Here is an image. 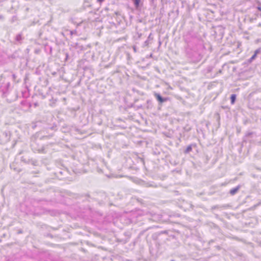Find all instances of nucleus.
Instances as JSON below:
<instances>
[{
	"mask_svg": "<svg viewBox=\"0 0 261 261\" xmlns=\"http://www.w3.org/2000/svg\"><path fill=\"white\" fill-rule=\"evenodd\" d=\"M260 54H261V48H258L254 51L253 55L248 60L247 62L251 63L256 59L257 56Z\"/></svg>",
	"mask_w": 261,
	"mask_h": 261,
	"instance_id": "nucleus-2",
	"label": "nucleus"
},
{
	"mask_svg": "<svg viewBox=\"0 0 261 261\" xmlns=\"http://www.w3.org/2000/svg\"><path fill=\"white\" fill-rule=\"evenodd\" d=\"M184 40L187 44L185 47L187 57L193 63L200 62L205 49L203 40L191 32L186 34Z\"/></svg>",
	"mask_w": 261,
	"mask_h": 261,
	"instance_id": "nucleus-1",
	"label": "nucleus"
},
{
	"mask_svg": "<svg viewBox=\"0 0 261 261\" xmlns=\"http://www.w3.org/2000/svg\"><path fill=\"white\" fill-rule=\"evenodd\" d=\"M36 162H35V161H31V163H32L33 165H35V163H36Z\"/></svg>",
	"mask_w": 261,
	"mask_h": 261,
	"instance_id": "nucleus-19",
	"label": "nucleus"
},
{
	"mask_svg": "<svg viewBox=\"0 0 261 261\" xmlns=\"http://www.w3.org/2000/svg\"><path fill=\"white\" fill-rule=\"evenodd\" d=\"M22 233V230L21 229H19L18 231V233Z\"/></svg>",
	"mask_w": 261,
	"mask_h": 261,
	"instance_id": "nucleus-18",
	"label": "nucleus"
},
{
	"mask_svg": "<svg viewBox=\"0 0 261 261\" xmlns=\"http://www.w3.org/2000/svg\"><path fill=\"white\" fill-rule=\"evenodd\" d=\"M152 220L155 221L162 220V216L158 214H154L152 216Z\"/></svg>",
	"mask_w": 261,
	"mask_h": 261,
	"instance_id": "nucleus-7",
	"label": "nucleus"
},
{
	"mask_svg": "<svg viewBox=\"0 0 261 261\" xmlns=\"http://www.w3.org/2000/svg\"><path fill=\"white\" fill-rule=\"evenodd\" d=\"M193 147H196L195 144H191L188 146L186 149L184 151V153L187 154L190 152L192 150V148Z\"/></svg>",
	"mask_w": 261,
	"mask_h": 261,
	"instance_id": "nucleus-5",
	"label": "nucleus"
},
{
	"mask_svg": "<svg viewBox=\"0 0 261 261\" xmlns=\"http://www.w3.org/2000/svg\"><path fill=\"white\" fill-rule=\"evenodd\" d=\"M17 20L16 16H13L11 19V22H14Z\"/></svg>",
	"mask_w": 261,
	"mask_h": 261,
	"instance_id": "nucleus-12",
	"label": "nucleus"
},
{
	"mask_svg": "<svg viewBox=\"0 0 261 261\" xmlns=\"http://www.w3.org/2000/svg\"><path fill=\"white\" fill-rule=\"evenodd\" d=\"M70 34L72 36L73 35H77V32L76 30L70 31Z\"/></svg>",
	"mask_w": 261,
	"mask_h": 261,
	"instance_id": "nucleus-11",
	"label": "nucleus"
},
{
	"mask_svg": "<svg viewBox=\"0 0 261 261\" xmlns=\"http://www.w3.org/2000/svg\"><path fill=\"white\" fill-rule=\"evenodd\" d=\"M236 95L234 94H231L230 96V101L231 104H234L236 100Z\"/></svg>",
	"mask_w": 261,
	"mask_h": 261,
	"instance_id": "nucleus-8",
	"label": "nucleus"
},
{
	"mask_svg": "<svg viewBox=\"0 0 261 261\" xmlns=\"http://www.w3.org/2000/svg\"><path fill=\"white\" fill-rule=\"evenodd\" d=\"M255 135V133L254 132H248L246 134L245 136L243 139V142H251V139L253 138V136Z\"/></svg>",
	"mask_w": 261,
	"mask_h": 261,
	"instance_id": "nucleus-3",
	"label": "nucleus"
},
{
	"mask_svg": "<svg viewBox=\"0 0 261 261\" xmlns=\"http://www.w3.org/2000/svg\"><path fill=\"white\" fill-rule=\"evenodd\" d=\"M16 40L17 41H20V40H22V37H21V34H18L17 35V36H16Z\"/></svg>",
	"mask_w": 261,
	"mask_h": 261,
	"instance_id": "nucleus-10",
	"label": "nucleus"
},
{
	"mask_svg": "<svg viewBox=\"0 0 261 261\" xmlns=\"http://www.w3.org/2000/svg\"><path fill=\"white\" fill-rule=\"evenodd\" d=\"M153 39V38L151 37V34H150V35H149L148 37V40H152Z\"/></svg>",
	"mask_w": 261,
	"mask_h": 261,
	"instance_id": "nucleus-14",
	"label": "nucleus"
},
{
	"mask_svg": "<svg viewBox=\"0 0 261 261\" xmlns=\"http://www.w3.org/2000/svg\"><path fill=\"white\" fill-rule=\"evenodd\" d=\"M13 77L14 79H15V74H13Z\"/></svg>",
	"mask_w": 261,
	"mask_h": 261,
	"instance_id": "nucleus-24",
	"label": "nucleus"
},
{
	"mask_svg": "<svg viewBox=\"0 0 261 261\" xmlns=\"http://www.w3.org/2000/svg\"><path fill=\"white\" fill-rule=\"evenodd\" d=\"M149 44V40H147L146 41H145L144 43V46H147Z\"/></svg>",
	"mask_w": 261,
	"mask_h": 261,
	"instance_id": "nucleus-13",
	"label": "nucleus"
},
{
	"mask_svg": "<svg viewBox=\"0 0 261 261\" xmlns=\"http://www.w3.org/2000/svg\"><path fill=\"white\" fill-rule=\"evenodd\" d=\"M133 3L136 7V8H138L139 6L140 0H131Z\"/></svg>",
	"mask_w": 261,
	"mask_h": 261,
	"instance_id": "nucleus-9",
	"label": "nucleus"
},
{
	"mask_svg": "<svg viewBox=\"0 0 261 261\" xmlns=\"http://www.w3.org/2000/svg\"><path fill=\"white\" fill-rule=\"evenodd\" d=\"M257 9H258V10L261 11V7H258Z\"/></svg>",
	"mask_w": 261,
	"mask_h": 261,
	"instance_id": "nucleus-23",
	"label": "nucleus"
},
{
	"mask_svg": "<svg viewBox=\"0 0 261 261\" xmlns=\"http://www.w3.org/2000/svg\"><path fill=\"white\" fill-rule=\"evenodd\" d=\"M240 188H241V186L239 185L237 187L231 189L229 191L230 194L231 195H234L238 192V191L239 190Z\"/></svg>",
	"mask_w": 261,
	"mask_h": 261,
	"instance_id": "nucleus-6",
	"label": "nucleus"
},
{
	"mask_svg": "<svg viewBox=\"0 0 261 261\" xmlns=\"http://www.w3.org/2000/svg\"><path fill=\"white\" fill-rule=\"evenodd\" d=\"M68 57V54L67 53L66 54V59L67 60Z\"/></svg>",
	"mask_w": 261,
	"mask_h": 261,
	"instance_id": "nucleus-22",
	"label": "nucleus"
},
{
	"mask_svg": "<svg viewBox=\"0 0 261 261\" xmlns=\"http://www.w3.org/2000/svg\"><path fill=\"white\" fill-rule=\"evenodd\" d=\"M147 103L148 104H149V103H151V100H148L147 101Z\"/></svg>",
	"mask_w": 261,
	"mask_h": 261,
	"instance_id": "nucleus-20",
	"label": "nucleus"
},
{
	"mask_svg": "<svg viewBox=\"0 0 261 261\" xmlns=\"http://www.w3.org/2000/svg\"><path fill=\"white\" fill-rule=\"evenodd\" d=\"M98 1L102 2V0H98Z\"/></svg>",
	"mask_w": 261,
	"mask_h": 261,
	"instance_id": "nucleus-25",
	"label": "nucleus"
},
{
	"mask_svg": "<svg viewBox=\"0 0 261 261\" xmlns=\"http://www.w3.org/2000/svg\"><path fill=\"white\" fill-rule=\"evenodd\" d=\"M4 18V16L0 14V19L1 20H3Z\"/></svg>",
	"mask_w": 261,
	"mask_h": 261,
	"instance_id": "nucleus-17",
	"label": "nucleus"
},
{
	"mask_svg": "<svg viewBox=\"0 0 261 261\" xmlns=\"http://www.w3.org/2000/svg\"><path fill=\"white\" fill-rule=\"evenodd\" d=\"M133 48L134 52L136 53L137 52V47L136 46H134L133 47Z\"/></svg>",
	"mask_w": 261,
	"mask_h": 261,
	"instance_id": "nucleus-15",
	"label": "nucleus"
},
{
	"mask_svg": "<svg viewBox=\"0 0 261 261\" xmlns=\"http://www.w3.org/2000/svg\"><path fill=\"white\" fill-rule=\"evenodd\" d=\"M132 215L134 217H136L137 215V214L136 212H132Z\"/></svg>",
	"mask_w": 261,
	"mask_h": 261,
	"instance_id": "nucleus-16",
	"label": "nucleus"
},
{
	"mask_svg": "<svg viewBox=\"0 0 261 261\" xmlns=\"http://www.w3.org/2000/svg\"><path fill=\"white\" fill-rule=\"evenodd\" d=\"M154 96L157 100L161 103L166 101L168 99L167 97H163L159 93H154Z\"/></svg>",
	"mask_w": 261,
	"mask_h": 261,
	"instance_id": "nucleus-4",
	"label": "nucleus"
},
{
	"mask_svg": "<svg viewBox=\"0 0 261 261\" xmlns=\"http://www.w3.org/2000/svg\"><path fill=\"white\" fill-rule=\"evenodd\" d=\"M167 233V231H161L160 232V233Z\"/></svg>",
	"mask_w": 261,
	"mask_h": 261,
	"instance_id": "nucleus-21",
	"label": "nucleus"
}]
</instances>
